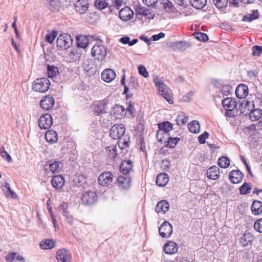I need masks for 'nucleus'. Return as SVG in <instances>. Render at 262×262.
<instances>
[{
    "label": "nucleus",
    "mask_w": 262,
    "mask_h": 262,
    "mask_svg": "<svg viewBox=\"0 0 262 262\" xmlns=\"http://www.w3.org/2000/svg\"><path fill=\"white\" fill-rule=\"evenodd\" d=\"M48 74L49 77L53 78L55 77L58 74V69L57 67L48 65Z\"/></svg>",
    "instance_id": "obj_41"
},
{
    "label": "nucleus",
    "mask_w": 262,
    "mask_h": 262,
    "mask_svg": "<svg viewBox=\"0 0 262 262\" xmlns=\"http://www.w3.org/2000/svg\"><path fill=\"white\" fill-rule=\"evenodd\" d=\"M77 47L85 49L87 47L89 44V39L86 36L79 35L76 37Z\"/></svg>",
    "instance_id": "obj_30"
},
{
    "label": "nucleus",
    "mask_w": 262,
    "mask_h": 262,
    "mask_svg": "<svg viewBox=\"0 0 262 262\" xmlns=\"http://www.w3.org/2000/svg\"><path fill=\"white\" fill-rule=\"evenodd\" d=\"M56 257L58 262H70L72 255L69 250L63 248L57 252Z\"/></svg>",
    "instance_id": "obj_11"
},
{
    "label": "nucleus",
    "mask_w": 262,
    "mask_h": 262,
    "mask_svg": "<svg viewBox=\"0 0 262 262\" xmlns=\"http://www.w3.org/2000/svg\"><path fill=\"white\" fill-rule=\"evenodd\" d=\"M169 208V203L165 200H162L158 203L156 207V211L158 213L165 214Z\"/></svg>",
    "instance_id": "obj_24"
},
{
    "label": "nucleus",
    "mask_w": 262,
    "mask_h": 262,
    "mask_svg": "<svg viewBox=\"0 0 262 262\" xmlns=\"http://www.w3.org/2000/svg\"><path fill=\"white\" fill-rule=\"evenodd\" d=\"M165 36V34L163 33H160L158 34H156L151 37V39L152 40L157 41L159 40L160 38H163Z\"/></svg>",
    "instance_id": "obj_60"
},
{
    "label": "nucleus",
    "mask_w": 262,
    "mask_h": 262,
    "mask_svg": "<svg viewBox=\"0 0 262 262\" xmlns=\"http://www.w3.org/2000/svg\"><path fill=\"white\" fill-rule=\"evenodd\" d=\"M55 241L53 239H47L40 243V247L43 249H50L54 247Z\"/></svg>",
    "instance_id": "obj_34"
},
{
    "label": "nucleus",
    "mask_w": 262,
    "mask_h": 262,
    "mask_svg": "<svg viewBox=\"0 0 262 262\" xmlns=\"http://www.w3.org/2000/svg\"><path fill=\"white\" fill-rule=\"evenodd\" d=\"M253 20H254V19L253 17H252V15H251V14L245 15L243 19V20L245 21H248V22H251Z\"/></svg>",
    "instance_id": "obj_62"
},
{
    "label": "nucleus",
    "mask_w": 262,
    "mask_h": 262,
    "mask_svg": "<svg viewBox=\"0 0 262 262\" xmlns=\"http://www.w3.org/2000/svg\"><path fill=\"white\" fill-rule=\"evenodd\" d=\"M64 179L60 175L54 176L51 180L52 185L56 189H60L63 187L64 185Z\"/></svg>",
    "instance_id": "obj_19"
},
{
    "label": "nucleus",
    "mask_w": 262,
    "mask_h": 262,
    "mask_svg": "<svg viewBox=\"0 0 262 262\" xmlns=\"http://www.w3.org/2000/svg\"><path fill=\"white\" fill-rule=\"evenodd\" d=\"M243 177V174L239 170H233L229 173L230 180L233 184L240 183L242 181Z\"/></svg>",
    "instance_id": "obj_17"
},
{
    "label": "nucleus",
    "mask_w": 262,
    "mask_h": 262,
    "mask_svg": "<svg viewBox=\"0 0 262 262\" xmlns=\"http://www.w3.org/2000/svg\"><path fill=\"white\" fill-rule=\"evenodd\" d=\"M2 188L7 198H15V192L11 189L8 183H6L5 185L2 186Z\"/></svg>",
    "instance_id": "obj_33"
},
{
    "label": "nucleus",
    "mask_w": 262,
    "mask_h": 262,
    "mask_svg": "<svg viewBox=\"0 0 262 262\" xmlns=\"http://www.w3.org/2000/svg\"><path fill=\"white\" fill-rule=\"evenodd\" d=\"M207 175L210 179L216 180L219 177V168L216 166L210 167L207 170Z\"/></svg>",
    "instance_id": "obj_28"
},
{
    "label": "nucleus",
    "mask_w": 262,
    "mask_h": 262,
    "mask_svg": "<svg viewBox=\"0 0 262 262\" xmlns=\"http://www.w3.org/2000/svg\"><path fill=\"white\" fill-rule=\"evenodd\" d=\"M252 240L253 237L249 233H245L241 237L240 243L243 245V246L245 247L248 245V244Z\"/></svg>",
    "instance_id": "obj_39"
},
{
    "label": "nucleus",
    "mask_w": 262,
    "mask_h": 262,
    "mask_svg": "<svg viewBox=\"0 0 262 262\" xmlns=\"http://www.w3.org/2000/svg\"><path fill=\"white\" fill-rule=\"evenodd\" d=\"M0 155L2 158L6 160L7 161L10 162L12 161V158L10 155H9L6 151L3 148L1 149Z\"/></svg>",
    "instance_id": "obj_50"
},
{
    "label": "nucleus",
    "mask_w": 262,
    "mask_h": 262,
    "mask_svg": "<svg viewBox=\"0 0 262 262\" xmlns=\"http://www.w3.org/2000/svg\"><path fill=\"white\" fill-rule=\"evenodd\" d=\"M119 186L123 189H126L130 187L131 179L128 176H122L118 178Z\"/></svg>",
    "instance_id": "obj_23"
},
{
    "label": "nucleus",
    "mask_w": 262,
    "mask_h": 262,
    "mask_svg": "<svg viewBox=\"0 0 262 262\" xmlns=\"http://www.w3.org/2000/svg\"><path fill=\"white\" fill-rule=\"evenodd\" d=\"M132 162L130 160L123 161L120 166V170L125 176H127L133 170Z\"/></svg>",
    "instance_id": "obj_18"
},
{
    "label": "nucleus",
    "mask_w": 262,
    "mask_h": 262,
    "mask_svg": "<svg viewBox=\"0 0 262 262\" xmlns=\"http://www.w3.org/2000/svg\"><path fill=\"white\" fill-rule=\"evenodd\" d=\"M56 43L57 47L61 50H67L72 46L73 39L70 35L64 33L58 37Z\"/></svg>",
    "instance_id": "obj_3"
},
{
    "label": "nucleus",
    "mask_w": 262,
    "mask_h": 262,
    "mask_svg": "<svg viewBox=\"0 0 262 262\" xmlns=\"http://www.w3.org/2000/svg\"><path fill=\"white\" fill-rule=\"evenodd\" d=\"M251 211L254 215H258L262 212V202L254 201L251 206Z\"/></svg>",
    "instance_id": "obj_31"
},
{
    "label": "nucleus",
    "mask_w": 262,
    "mask_h": 262,
    "mask_svg": "<svg viewBox=\"0 0 262 262\" xmlns=\"http://www.w3.org/2000/svg\"><path fill=\"white\" fill-rule=\"evenodd\" d=\"M49 5V9L52 11L58 10L60 3L59 0H46Z\"/></svg>",
    "instance_id": "obj_36"
},
{
    "label": "nucleus",
    "mask_w": 262,
    "mask_h": 262,
    "mask_svg": "<svg viewBox=\"0 0 262 262\" xmlns=\"http://www.w3.org/2000/svg\"><path fill=\"white\" fill-rule=\"evenodd\" d=\"M97 195L95 192L87 191L84 192L81 198V201L84 204L91 205L97 201Z\"/></svg>",
    "instance_id": "obj_10"
},
{
    "label": "nucleus",
    "mask_w": 262,
    "mask_h": 262,
    "mask_svg": "<svg viewBox=\"0 0 262 262\" xmlns=\"http://www.w3.org/2000/svg\"><path fill=\"white\" fill-rule=\"evenodd\" d=\"M195 37L200 41H206L208 40V36L203 33L198 32L195 34Z\"/></svg>",
    "instance_id": "obj_52"
},
{
    "label": "nucleus",
    "mask_w": 262,
    "mask_h": 262,
    "mask_svg": "<svg viewBox=\"0 0 262 262\" xmlns=\"http://www.w3.org/2000/svg\"><path fill=\"white\" fill-rule=\"evenodd\" d=\"M240 192L242 194H248L251 192V187L250 186V184L248 183H245L241 187H240Z\"/></svg>",
    "instance_id": "obj_43"
},
{
    "label": "nucleus",
    "mask_w": 262,
    "mask_h": 262,
    "mask_svg": "<svg viewBox=\"0 0 262 262\" xmlns=\"http://www.w3.org/2000/svg\"><path fill=\"white\" fill-rule=\"evenodd\" d=\"M55 103L54 98L50 96L44 97L40 102L41 107L44 110H50L53 108Z\"/></svg>",
    "instance_id": "obj_12"
},
{
    "label": "nucleus",
    "mask_w": 262,
    "mask_h": 262,
    "mask_svg": "<svg viewBox=\"0 0 262 262\" xmlns=\"http://www.w3.org/2000/svg\"><path fill=\"white\" fill-rule=\"evenodd\" d=\"M62 165L57 161H48L45 165V170L48 173H55L60 171Z\"/></svg>",
    "instance_id": "obj_6"
},
{
    "label": "nucleus",
    "mask_w": 262,
    "mask_h": 262,
    "mask_svg": "<svg viewBox=\"0 0 262 262\" xmlns=\"http://www.w3.org/2000/svg\"><path fill=\"white\" fill-rule=\"evenodd\" d=\"M190 3L194 8L202 9L206 6L207 0H190Z\"/></svg>",
    "instance_id": "obj_38"
},
{
    "label": "nucleus",
    "mask_w": 262,
    "mask_h": 262,
    "mask_svg": "<svg viewBox=\"0 0 262 262\" xmlns=\"http://www.w3.org/2000/svg\"><path fill=\"white\" fill-rule=\"evenodd\" d=\"M102 79L106 82H110L116 78L115 71L111 69H106L101 73Z\"/></svg>",
    "instance_id": "obj_15"
},
{
    "label": "nucleus",
    "mask_w": 262,
    "mask_h": 262,
    "mask_svg": "<svg viewBox=\"0 0 262 262\" xmlns=\"http://www.w3.org/2000/svg\"><path fill=\"white\" fill-rule=\"evenodd\" d=\"M111 113L116 118L120 119L126 115V110L122 106L117 104L113 107Z\"/></svg>",
    "instance_id": "obj_16"
},
{
    "label": "nucleus",
    "mask_w": 262,
    "mask_h": 262,
    "mask_svg": "<svg viewBox=\"0 0 262 262\" xmlns=\"http://www.w3.org/2000/svg\"><path fill=\"white\" fill-rule=\"evenodd\" d=\"M114 176L110 171L104 172L98 178L99 184L103 186H107L111 184Z\"/></svg>",
    "instance_id": "obj_8"
},
{
    "label": "nucleus",
    "mask_w": 262,
    "mask_h": 262,
    "mask_svg": "<svg viewBox=\"0 0 262 262\" xmlns=\"http://www.w3.org/2000/svg\"><path fill=\"white\" fill-rule=\"evenodd\" d=\"M231 89V88L230 85H224L220 90V94H221L223 96H228L230 92Z\"/></svg>",
    "instance_id": "obj_51"
},
{
    "label": "nucleus",
    "mask_w": 262,
    "mask_h": 262,
    "mask_svg": "<svg viewBox=\"0 0 262 262\" xmlns=\"http://www.w3.org/2000/svg\"><path fill=\"white\" fill-rule=\"evenodd\" d=\"M159 232L162 237L168 238L172 233V226L168 222L165 221L159 227Z\"/></svg>",
    "instance_id": "obj_7"
},
{
    "label": "nucleus",
    "mask_w": 262,
    "mask_h": 262,
    "mask_svg": "<svg viewBox=\"0 0 262 262\" xmlns=\"http://www.w3.org/2000/svg\"><path fill=\"white\" fill-rule=\"evenodd\" d=\"M107 54L106 48L101 45H94L92 49V55L96 59L103 61Z\"/></svg>",
    "instance_id": "obj_4"
},
{
    "label": "nucleus",
    "mask_w": 262,
    "mask_h": 262,
    "mask_svg": "<svg viewBox=\"0 0 262 262\" xmlns=\"http://www.w3.org/2000/svg\"><path fill=\"white\" fill-rule=\"evenodd\" d=\"M138 71L140 75H142L145 78H147L148 77V73L145 68V67L143 66H140L138 67Z\"/></svg>",
    "instance_id": "obj_54"
},
{
    "label": "nucleus",
    "mask_w": 262,
    "mask_h": 262,
    "mask_svg": "<svg viewBox=\"0 0 262 262\" xmlns=\"http://www.w3.org/2000/svg\"><path fill=\"white\" fill-rule=\"evenodd\" d=\"M235 94L240 99L245 98L248 94V86L243 84L238 85L235 90Z\"/></svg>",
    "instance_id": "obj_21"
},
{
    "label": "nucleus",
    "mask_w": 262,
    "mask_h": 262,
    "mask_svg": "<svg viewBox=\"0 0 262 262\" xmlns=\"http://www.w3.org/2000/svg\"><path fill=\"white\" fill-rule=\"evenodd\" d=\"M153 80L158 88L159 95L163 96L169 104H172L173 102L171 97V92L169 88L158 76L155 77Z\"/></svg>",
    "instance_id": "obj_1"
},
{
    "label": "nucleus",
    "mask_w": 262,
    "mask_h": 262,
    "mask_svg": "<svg viewBox=\"0 0 262 262\" xmlns=\"http://www.w3.org/2000/svg\"><path fill=\"white\" fill-rule=\"evenodd\" d=\"M169 140L168 141V145L170 148H174L176 145L178 140H180L179 138H168Z\"/></svg>",
    "instance_id": "obj_55"
},
{
    "label": "nucleus",
    "mask_w": 262,
    "mask_h": 262,
    "mask_svg": "<svg viewBox=\"0 0 262 262\" xmlns=\"http://www.w3.org/2000/svg\"><path fill=\"white\" fill-rule=\"evenodd\" d=\"M75 220L73 218V217L71 215L67 216V224L71 226L73 225Z\"/></svg>",
    "instance_id": "obj_63"
},
{
    "label": "nucleus",
    "mask_w": 262,
    "mask_h": 262,
    "mask_svg": "<svg viewBox=\"0 0 262 262\" xmlns=\"http://www.w3.org/2000/svg\"><path fill=\"white\" fill-rule=\"evenodd\" d=\"M179 125H184L188 121V119L183 115H179L176 120Z\"/></svg>",
    "instance_id": "obj_48"
},
{
    "label": "nucleus",
    "mask_w": 262,
    "mask_h": 262,
    "mask_svg": "<svg viewBox=\"0 0 262 262\" xmlns=\"http://www.w3.org/2000/svg\"><path fill=\"white\" fill-rule=\"evenodd\" d=\"M52 124V118L51 115L49 114L42 115L38 120V125L41 129H47L49 128Z\"/></svg>",
    "instance_id": "obj_9"
},
{
    "label": "nucleus",
    "mask_w": 262,
    "mask_h": 262,
    "mask_svg": "<svg viewBox=\"0 0 262 262\" xmlns=\"http://www.w3.org/2000/svg\"><path fill=\"white\" fill-rule=\"evenodd\" d=\"M254 228L256 231L262 233V219H259L255 222Z\"/></svg>",
    "instance_id": "obj_49"
},
{
    "label": "nucleus",
    "mask_w": 262,
    "mask_h": 262,
    "mask_svg": "<svg viewBox=\"0 0 262 262\" xmlns=\"http://www.w3.org/2000/svg\"><path fill=\"white\" fill-rule=\"evenodd\" d=\"M15 253H9L6 258L8 262H12L15 258Z\"/></svg>",
    "instance_id": "obj_61"
},
{
    "label": "nucleus",
    "mask_w": 262,
    "mask_h": 262,
    "mask_svg": "<svg viewBox=\"0 0 262 262\" xmlns=\"http://www.w3.org/2000/svg\"><path fill=\"white\" fill-rule=\"evenodd\" d=\"M50 85L49 80L46 78L37 79L33 84V89L39 93H45L49 89Z\"/></svg>",
    "instance_id": "obj_2"
},
{
    "label": "nucleus",
    "mask_w": 262,
    "mask_h": 262,
    "mask_svg": "<svg viewBox=\"0 0 262 262\" xmlns=\"http://www.w3.org/2000/svg\"><path fill=\"white\" fill-rule=\"evenodd\" d=\"M215 6L219 9L226 7L228 4V0H212Z\"/></svg>",
    "instance_id": "obj_44"
},
{
    "label": "nucleus",
    "mask_w": 262,
    "mask_h": 262,
    "mask_svg": "<svg viewBox=\"0 0 262 262\" xmlns=\"http://www.w3.org/2000/svg\"><path fill=\"white\" fill-rule=\"evenodd\" d=\"M135 11L137 15L146 16L148 14V10L146 8L140 5H136Z\"/></svg>",
    "instance_id": "obj_42"
},
{
    "label": "nucleus",
    "mask_w": 262,
    "mask_h": 262,
    "mask_svg": "<svg viewBox=\"0 0 262 262\" xmlns=\"http://www.w3.org/2000/svg\"><path fill=\"white\" fill-rule=\"evenodd\" d=\"M208 136H209V134L207 132H205L204 133L198 137V140H199V142L201 144L205 143V139H207L208 137Z\"/></svg>",
    "instance_id": "obj_56"
},
{
    "label": "nucleus",
    "mask_w": 262,
    "mask_h": 262,
    "mask_svg": "<svg viewBox=\"0 0 262 262\" xmlns=\"http://www.w3.org/2000/svg\"><path fill=\"white\" fill-rule=\"evenodd\" d=\"M95 6L97 9L102 10L107 7V4L104 0H96L95 1Z\"/></svg>",
    "instance_id": "obj_46"
},
{
    "label": "nucleus",
    "mask_w": 262,
    "mask_h": 262,
    "mask_svg": "<svg viewBox=\"0 0 262 262\" xmlns=\"http://www.w3.org/2000/svg\"><path fill=\"white\" fill-rule=\"evenodd\" d=\"M45 138L47 142L50 143H56L58 140L57 133L53 130H49L46 132Z\"/></svg>",
    "instance_id": "obj_26"
},
{
    "label": "nucleus",
    "mask_w": 262,
    "mask_h": 262,
    "mask_svg": "<svg viewBox=\"0 0 262 262\" xmlns=\"http://www.w3.org/2000/svg\"><path fill=\"white\" fill-rule=\"evenodd\" d=\"M217 162L220 167L223 168H226L228 167L230 165L229 159L225 156L220 157L219 159Z\"/></svg>",
    "instance_id": "obj_40"
},
{
    "label": "nucleus",
    "mask_w": 262,
    "mask_h": 262,
    "mask_svg": "<svg viewBox=\"0 0 262 262\" xmlns=\"http://www.w3.org/2000/svg\"><path fill=\"white\" fill-rule=\"evenodd\" d=\"M190 46V44L186 41H177L172 43V47L177 50L183 51Z\"/></svg>",
    "instance_id": "obj_32"
},
{
    "label": "nucleus",
    "mask_w": 262,
    "mask_h": 262,
    "mask_svg": "<svg viewBox=\"0 0 262 262\" xmlns=\"http://www.w3.org/2000/svg\"><path fill=\"white\" fill-rule=\"evenodd\" d=\"M143 2L148 7H153L158 2V0H143Z\"/></svg>",
    "instance_id": "obj_59"
},
{
    "label": "nucleus",
    "mask_w": 262,
    "mask_h": 262,
    "mask_svg": "<svg viewBox=\"0 0 262 262\" xmlns=\"http://www.w3.org/2000/svg\"><path fill=\"white\" fill-rule=\"evenodd\" d=\"M118 140V144L120 149H123L128 146L129 137L127 135H124Z\"/></svg>",
    "instance_id": "obj_37"
},
{
    "label": "nucleus",
    "mask_w": 262,
    "mask_h": 262,
    "mask_svg": "<svg viewBox=\"0 0 262 262\" xmlns=\"http://www.w3.org/2000/svg\"><path fill=\"white\" fill-rule=\"evenodd\" d=\"M158 127L160 130L157 133V137H158L160 135V132L164 131L165 133L167 134L172 129V124L168 121L159 123L158 124Z\"/></svg>",
    "instance_id": "obj_27"
},
{
    "label": "nucleus",
    "mask_w": 262,
    "mask_h": 262,
    "mask_svg": "<svg viewBox=\"0 0 262 262\" xmlns=\"http://www.w3.org/2000/svg\"><path fill=\"white\" fill-rule=\"evenodd\" d=\"M119 17L123 21H128L133 18L134 12L128 7L122 8L119 12Z\"/></svg>",
    "instance_id": "obj_13"
},
{
    "label": "nucleus",
    "mask_w": 262,
    "mask_h": 262,
    "mask_svg": "<svg viewBox=\"0 0 262 262\" xmlns=\"http://www.w3.org/2000/svg\"><path fill=\"white\" fill-rule=\"evenodd\" d=\"M193 95L194 92L190 91L183 96V100L186 102L189 101L192 99Z\"/></svg>",
    "instance_id": "obj_58"
},
{
    "label": "nucleus",
    "mask_w": 262,
    "mask_h": 262,
    "mask_svg": "<svg viewBox=\"0 0 262 262\" xmlns=\"http://www.w3.org/2000/svg\"><path fill=\"white\" fill-rule=\"evenodd\" d=\"M262 54V46H254L252 48V54L256 56H260Z\"/></svg>",
    "instance_id": "obj_53"
},
{
    "label": "nucleus",
    "mask_w": 262,
    "mask_h": 262,
    "mask_svg": "<svg viewBox=\"0 0 262 262\" xmlns=\"http://www.w3.org/2000/svg\"><path fill=\"white\" fill-rule=\"evenodd\" d=\"M188 127L190 132L192 133H198L200 131V124L198 121H192L188 125Z\"/></svg>",
    "instance_id": "obj_35"
},
{
    "label": "nucleus",
    "mask_w": 262,
    "mask_h": 262,
    "mask_svg": "<svg viewBox=\"0 0 262 262\" xmlns=\"http://www.w3.org/2000/svg\"><path fill=\"white\" fill-rule=\"evenodd\" d=\"M68 205L66 203H63L60 205V209L63 215L67 216L69 215V211L67 210Z\"/></svg>",
    "instance_id": "obj_57"
},
{
    "label": "nucleus",
    "mask_w": 262,
    "mask_h": 262,
    "mask_svg": "<svg viewBox=\"0 0 262 262\" xmlns=\"http://www.w3.org/2000/svg\"><path fill=\"white\" fill-rule=\"evenodd\" d=\"M75 7L77 12L83 14L87 11L89 4L86 0H78L76 2Z\"/></svg>",
    "instance_id": "obj_20"
},
{
    "label": "nucleus",
    "mask_w": 262,
    "mask_h": 262,
    "mask_svg": "<svg viewBox=\"0 0 262 262\" xmlns=\"http://www.w3.org/2000/svg\"><path fill=\"white\" fill-rule=\"evenodd\" d=\"M106 151L111 158H114L117 155L116 147L114 145L107 147Z\"/></svg>",
    "instance_id": "obj_45"
},
{
    "label": "nucleus",
    "mask_w": 262,
    "mask_h": 262,
    "mask_svg": "<svg viewBox=\"0 0 262 262\" xmlns=\"http://www.w3.org/2000/svg\"><path fill=\"white\" fill-rule=\"evenodd\" d=\"M222 105L226 111H231L235 108L236 103L232 98L229 97L222 100Z\"/></svg>",
    "instance_id": "obj_25"
},
{
    "label": "nucleus",
    "mask_w": 262,
    "mask_h": 262,
    "mask_svg": "<svg viewBox=\"0 0 262 262\" xmlns=\"http://www.w3.org/2000/svg\"><path fill=\"white\" fill-rule=\"evenodd\" d=\"M125 128L122 124L113 125L110 130V136L114 139H118L124 136Z\"/></svg>",
    "instance_id": "obj_5"
},
{
    "label": "nucleus",
    "mask_w": 262,
    "mask_h": 262,
    "mask_svg": "<svg viewBox=\"0 0 262 262\" xmlns=\"http://www.w3.org/2000/svg\"><path fill=\"white\" fill-rule=\"evenodd\" d=\"M178 250V247L174 242L169 241L164 246V251L166 254H173L176 253Z\"/></svg>",
    "instance_id": "obj_22"
},
{
    "label": "nucleus",
    "mask_w": 262,
    "mask_h": 262,
    "mask_svg": "<svg viewBox=\"0 0 262 262\" xmlns=\"http://www.w3.org/2000/svg\"><path fill=\"white\" fill-rule=\"evenodd\" d=\"M169 181V177L166 173H160L157 177L156 184L159 186H165Z\"/></svg>",
    "instance_id": "obj_29"
},
{
    "label": "nucleus",
    "mask_w": 262,
    "mask_h": 262,
    "mask_svg": "<svg viewBox=\"0 0 262 262\" xmlns=\"http://www.w3.org/2000/svg\"><path fill=\"white\" fill-rule=\"evenodd\" d=\"M57 35V32L55 31H52V32L48 33L46 35V40L49 43H52Z\"/></svg>",
    "instance_id": "obj_47"
},
{
    "label": "nucleus",
    "mask_w": 262,
    "mask_h": 262,
    "mask_svg": "<svg viewBox=\"0 0 262 262\" xmlns=\"http://www.w3.org/2000/svg\"><path fill=\"white\" fill-rule=\"evenodd\" d=\"M107 102L105 100L96 102L94 104V112L95 114L99 115L106 112Z\"/></svg>",
    "instance_id": "obj_14"
},
{
    "label": "nucleus",
    "mask_w": 262,
    "mask_h": 262,
    "mask_svg": "<svg viewBox=\"0 0 262 262\" xmlns=\"http://www.w3.org/2000/svg\"><path fill=\"white\" fill-rule=\"evenodd\" d=\"M129 40H130V38L128 36L122 37L120 39V41L123 44L128 43L129 45Z\"/></svg>",
    "instance_id": "obj_64"
}]
</instances>
